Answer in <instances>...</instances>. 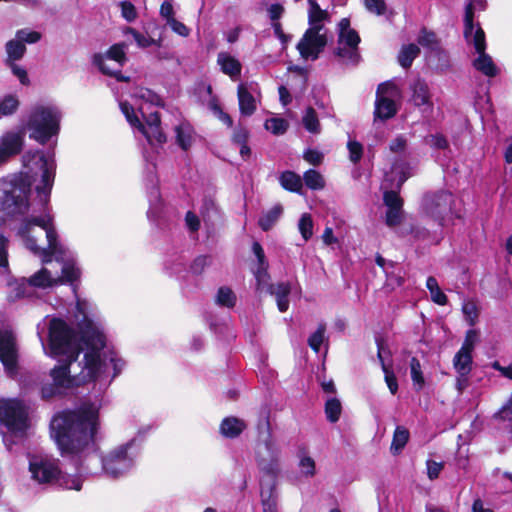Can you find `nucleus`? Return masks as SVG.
I'll use <instances>...</instances> for the list:
<instances>
[{
  "mask_svg": "<svg viewBox=\"0 0 512 512\" xmlns=\"http://www.w3.org/2000/svg\"><path fill=\"white\" fill-rule=\"evenodd\" d=\"M426 287L430 292L433 302L439 305H445L447 303V296L441 291L435 277H428L426 281Z\"/></svg>",
  "mask_w": 512,
  "mask_h": 512,
  "instance_id": "44",
  "label": "nucleus"
},
{
  "mask_svg": "<svg viewBox=\"0 0 512 512\" xmlns=\"http://www.w3.org/2000/svg\"><path fill=\"white\" fill-rule=\"evenodd\" d=\"M29 470L32 477L39 483L56 484L60 474V468L55 462L40 460L39 462H30Z\"/></svg>",
  "mask_w": 512,
  "mask_h": 512,
  "instance_id": "16",
  "label": "nucleus"
},
{
  "mask_svg": "<svg viewBox=\"0 0 512 512\" xmlns=\"http://www.w3.org/2000/svg\"><path fill=\"white\" fill-rule=\"evenodd\" d=\"M308 23L310 27L297 44V50L304 59L316 60L327 44L326 33L322 32L324 23L329 20L326 10L320 8L315 0H308Z\"/></svg>",
  "mask_w": 512,
  "mask_h": 512,
  "instance_id": "4",
  "label": "nucleus"
},
{
  "mask_svg": "<svg viewBox=\"0 0 512 512\" xmlns=\"http://www.w3.org/2000/svg\"><path fill=\"white\" fill-rule=\"evenodd\" d=\"M176 142L183 149L188 150L194 140V130L187 122H182L175 127Z\"/></svg>",
  "mask_w": 512,
  "mask_h": 512,
  "instance_id": "28",
  "label": "nucleus"
},
{
  "mask_svg": "<svg viewBox=\"0 0 512 512\" xmlns=\"http://www.w3.org/2000/svg\"><path fill=\"white\" fill-rule=\"evenodd\" d=\"M52 225L53 224L50 218L46 219L44 217H31L26 219L24 224L21 226L19 229V234L24 239L25 246L31 252H37L39 251V245L37 244L34 226H38L41 228V230L45 231Z\"/></svg>",
  "mask_w": 512,
  "mask_h": 512,
  "instance_id": "15",
  "label": "nucleus"
},
{
  "mask_svg": "<svg viewBox=\"0 0 512 512\" xmlns=\"http://www.w3.org/2000/svg\"><path fill=\"white\" fill-rule=\"evenodd\" d=\"M127 44L125 42H120L113 44L104 55V59H110L117 62L120 66H123L128 58L126 55Z\"/></svg>",
  "mask_w": 512,
  "mask_h": 512,
  "instance_id": "38",
  "label": "nucleus"
},
{
  "mask_svg": "<svg viewBox=\"0 0 512 512\" xmlns=\"http://www.w3.org/2000/svg\"><path fill=\"white\" fill-rule=\"evenodd\" d=\"M303 180L305 185L312 190H321L325 186L323 176L316 170L310 169L304 173Z\"/></svg>",
  "mask_w": 512,
  "mask_h": 512,
  "instance_id": "47",
  "label": "nucleus"
},
{
  "mask_svg": "<svg viewBox=\"0 0 512 512\" xmlns=\"http://www.w3.org/2000/svg\"><path fill=\"white\" fill-rule=\"evenodd\" d=\"M473 65L478 71L488 77H494L498 73V68L485 51L478 53V57L473 61Z\"/></svg>",
  "mask_w": 512,
  "mask_h": 512,
  "instance_id": "31",
  "label": "nucleus"
},
{
  "mask_svg": "<svg viewBox=\"0 0 512 512\" xmlns=\"http://www.w3.org/2000/svg\"><path fill=\"white\" fill-rule=\"evenodd\" d=\"M453 366L458 374L469 375L472 369V352L460 349L454 356Z\"/></svg>",
  "mask_w": 512,
  "mask_h": 512,
  "instance_id": "33",
  "label": "nucleus"
},
{
  "mask_svg": "<svg viewBox=\"0 0 512 512\" xmlns=\"http://www.w3.org/2000/svg\"><path fill=\"white\" fill-rule=\"evenodd\" d=\"M217 304L226 307H233L236 303V296L233 291L228 287H221L218 290L216 297Z\"/></svg>",
  "mask_w": 512,
  "mask_h": 512,
  "instance_id": "53",
  "label": "nucleus"
},
{
  "mask_svg": "<svg viewBox=\"0 0 512 512\" xmlns=\"http://www.w3.org/2000/svg\"><path fill=\"white\" fill-rule=\"evenodd\" d=\"M162 18L165 19V25L175 34L184 38L190 35V29L176 18V11L172 0H164L162 2Z\"/></svg>",
  "mask_w": 512,
  "mask_h": 512,
  "instance_id": "20",
  "label": "nucleus"
},
{
  "mask_svg": "<svg viewBox=\"0 0 512 512\" xmlns=\"http://www.w3.org/2000/svg\"><path fill=\"white\" fill-rule=\"evenodd\" d=\"M124 33L132 35L137 45L141 48H147L150 47L152 44L156 43V41L153 38H151L150 36H145L144 34L140 33L132 27H126Z\"/></svg>",
  "mask_w": 512,
  "mask_h": 512,
  "instance_id": "56",
  "label": "nucleus"
},
{
  "mask_svg": "<svg viewBox=\"0 0 512 512\" xmlns=\"http://www.w3.org/2000/svg\"><path fill=\"white\" fill-rule=\"evenodd\" d=\"M299 468L301 474L305 477L311 478L316 474V465L314 459L305 453L299 455Z\"/></svg>",
  "mask_w": 512,
  "mask_h": 512,
  "instance_id": "51",
  "label": "nucleus"
},
{
  "mask_svg": "<svg viewBox=\"0 0 512 512\" xmlns=\"http://www.w3.org/2000/svg\"><path fill=\"white\" fill-rule=\"evenodd\" d=\"M298 228L305 241L311 238L313 234V221L310 214L304 213L301 216Z\"/></svg>",
  "mask_w": 512,
  "mask_h": 512,
  "instance_id": "57",
  "label": "nucleus"
},
{
  "mask_svg": "<svg viewBox=\"0 0 512 512\" xmlns=\"http://www.w3.org/2000/svg\"><path fill=\"white\" fill-rule=\"evenodd\" d=\"M19 100L14 95H6L1 101H0V115L2 116H9L14 114L18 107H19Z\"/></svg>",
  "mask_w": 512,
  "mask_h": 512,
  "instance_id": "50",
  "label": "nucleus"
},
{
  "mask_svg": "<svg viewBox=\"0 0 512 512\" xmlns=\"http://www.w3.org/2000/svg\"><path fill=\"white\" fill-rule=\"evenodd\" d=\"M366 9L376 15H383L386 12V3L384 0H364Z\"/></svg>",
  "mask_w": 512,
  "mask_h": 512,
  "instance_id": "64",
  "label": "nucleus"
},
{
  "mask_svg": "<svg viewBox=\"0 0 512 512\" xmlns=\"http://www.w3.org/2000/svg\"><path fill=\"white\" fill-rule=\"evenodd\" d=\"M264 450L265 452L260 449L257 453L258 466L264 474L275 479L280 472V451L271 439L265 441Z\"/></svg>",
  "mask_w": 512,
  "mask_h": 512,
  "instance_id": "13",
  "label": "nucleus"
},
{
  "mask_svg": "<svg viewBox=\"0 0 512 512\" xmlns=\"http://www.w3.org/2000/svg\"><path fill=\"white\" fill-rule=\"evenodd\" d=\"M472 42L477 53L484 52L486 49L485 34L484 31L478 27L475 31L473 30L470 37L467 39Z\"/></svg>",
  "mask_w": 512,
  "mask_h": 512,
  "instance_id": "59",
  "label": "nucleus"
},
{
  "mask_svg": "<svg viewBox=\"0 0 512 512\" xmlns=\"http://www.w3.org/2000/svg\"><path fill=\"white\" fill-rule=\"evenodd\" d=\"M100 427V409L92 402L61 410L53 415L50 422L55 443L61 454L68 455H79L94 445Z\"/></svg>",
  "mask_w": 512,
  "mask_h": 512,
  "instance_id": "1",
  "label": "nucleus"
},
{
  "mask_svg": "<svg viewBox=\"0 0 512 512\" xmlns=\"http://www.w3.org/2000/svg\"><path fill=\"white\" fill-rule=\"evenodd\" d=\"M119 107L127 122L131 127L136 128L147 140L151 151H146V166L145 175L146 180L152 186H157L159 183L158 177V160L160 147V115L158 110L148 112L145 106H140L139 111L142 115L144 123L137 116L133 105L128 101H121Z\"/></svg>",
  "mask_w": 512,
  "mask_h": 512,
  "instance_id": "2",
  "label": "nucleus"
},
{
  "mask_svg": "<svg viewBox=\"0 0 512 512\" xmlns=\"http://www.w3.org/2000/svg\"><path fill=\"white\" fill-rule=\"evenodd\" d=\"M462 312L470 326H474L478 320L479 307L474 300H466L462 305Z\"/></svg>",
  "mask_w": 512,
  "mask_h": 512,
  "instance_id": "49",
  "label": "nucleus"
},
{
  "mask_svg": "<svg viewBox=\"0 0 512 512\" xmlns=\"http://www.w3.org/2000/svg\"><path fill=\"white\" fill-rule=\"evenodd\" d=\"M0 361L8 372H15L18 365L16 340L12 332L0 340Z\"/></svg>",
  "mask_w": 512,
  "mask_h": 512,
  "instance_id": "17",
  "label": "nucleus"
},
{
  "mask_svg": "<svg viewBox=\"0 0 512 512\" xmlns=\"http://www.w3.org/2000/svg\"><path fill=\"white\" fill-rule=\"evenodd\" d=\"M48 345L52 356L79 357L82 348L78 343L77 331L62 318L50 320L48 328Z\"/></svg>",
  "mask_w": 512,
  "mask_h": 512,
  "instance_id": "6",
  "label": "nucleus"
},
{
  "mask_svg": "<svg viewBox=\"0 0 512 512\" xmlns=\"http://www.w3.org/2000/svg\"><path fill=\"white\" fill-rule=\"evenodd\" d=\"M246 428L243 420L236 417H227L222 420L220 425V432L226 438H236Z\"/></svg>",
  "mask_w": 512,
  "mask_h": 512,
  "instance_id": "27",
  "label": "nucleus"
},
{
  "mask_svg": "<svg viewBox=\"0 0 512 512\" xmlns=\"http://www.w3.org/2000/svg\"><path fill=\"white\" fill-rule=\"evenodd\" d=\"M274 485L268 491H261L263 512H277V501L273 495Z\"/></svg>",
  "mask_w": 512,
  "mask_h": 512,
  "instance_id": "54",
  "label": "nucleus"
},
{
  "mask_svg": "<svg viewBox=\"0 0 512 512\" xmlns=\"http://www.w3.org/2000/svg\"><path fill=\"white\" fill-rule=\"evenodd\" d=\"M378 358L380 360L382 370L385 374V382L387 383V386H388L390 392L392 394H396V392L398 390V383H397L396 376L393 373V371L388 366H386V364L384 363V360L381 355V346L379 344H378Z\"/></svg>",
  "mask_w": 512,
  "mask_h": 512,
  "instance_id": "48",
  "label": "nucleus"
},
{
  "mask_svg": "<svg viewBox=\"0 0 512 512\" xmlns=\"http://www.w3.org/2000/svg\"><path fill=\"white\" fill-rule=\"evenodd\" d=\"M135 95L144 101L142 106H145L148 112L159 110L160 95L149 88L140 87ZM160 113V111H158Z\"/></svg>",
  "mask_w": 512,
  "mask_h": 512,
  "instance_id": "34",
  "label": "nucleus"
},
{
  "mask_svg": "<svg viewBox=\"0 0 512 512\" xmlns=\"http://www.w3.org/2000/svg\"><path fill=\"white\" fill-rule=\"evenodd\" d=\"M237 96L240 113L243 116H251L257 109V103L247 84L240 83L238 85Z\"/></svg>",
  "mask_w": 512,
  "mask_h": 512,
  "instance_id": "22",
  "label": "nucleus"
},
{
  "mask_svg": "<svg viewBox=\"0 0 512 512\" xmlns=\"http://www.w3.org/2000/svg\"><path fill=\"white\" fill-rule=\"evenodd\" d=\"M92 63L99 71L107 76L115 78L118 82H130V77L122 74L120 70H111L104 62V55L102 53H95L92 57Z\"/></svg>",
  "mask_w": 512,
  "mask_h": 512,
  "instance_id": "32",
  "label": "nucleus"
},
{
  "mask_svg": "<svg viewBox=\"0 0 512 512\" xmlns=\"http://www.w3.org/2000/svg\"><path fill=\"white\" fill-rule=\"evenodd\" d=\"M349 150V159L354 164L358 163L363 154V146L361 143L350 140L347 144Z\"/></svg>",
  "mask_w": 512,
  "mask_h": 512,
  "instance_id": "62",
  "label": "nucleus"
},
{
  "mask_svg": "<svg viewBox=\"0 0 512 512\" xmlns=\"http://www.w3.org/2000/svg\"><path fill=\"white\" fill-rule=\"evenodd\" d=\"M61 276L55 278L56 285L65 283H74L80 278V270L72 263H65L61 270Z\"/></svg>",
  "mask_w": 512,
  "mask_h": 512,
  "instance_id": "40",
  "label": "nucleus"
},
{
  "mask_svg": "<svg viewBox=\"0 0 512 512\" xmlns=\"http://www.w3.org/2000/svg\"><path fill=\"white\" fill-rule=\"evenodd\" d=\"M61 114L56 107L36 105L27 121L29 138L45 145L60 131Z\"/></svg>",
  "mask_w": 512,
  "mask_h": 512,
  "instance_id": "5",
  "label": "nucleus"
},
{
  "mask_svg": "<svg viewBox=\"0 0 512 512\" xmlns=\"http://www.w3.org/2000/svg\"><path fill=\"white\" fill-rule=\"evenodd\" d=\"M39 161L41 169V181L40 184L36 186L35 190L41 197V200L44 202V204H47L50 200V195L55 180L56 165L54 161L48 160L44 154L39 157Z\"/></svg>",
  "mask_w": 512,
  "mask_h": 512,
  "instance_id": "14",
  "label": "nucleus"
},
{
  "mask_svg": "<svg viewBox=\"0 0 512 512\" xmlns=\"http://www.w3.org/2000/svg\"><path fill=\"white\" fill-rule=\"evenodd\" d=\"M339 27V35H338V44L349 46V47H358L360 42V37L358 33L350 27V21L347 18L341 19L338 24Z\"/></svg>",
  "mask_w": 512,
  "mask_h": 512,
  "instance_id": "25",
  "label": "nucleus"
},
{
  "mask_svg": "<svg viewBox=\"0 0 512 512\" xmlns=\"http://www.w3.org/2000/svg\"><path fill=\"white\" fill-rule=\"evenodd\" d=\"M412 91L411 101L417 107H424V111L432 109L431 94L427 83L422 79H416L410 86Z\"/></svg>",
  "mask_w": 512,
  "mask_h": 512,
  "instance_id": "21",
  "label": "nucleus"
},
{
  "mask_svg": "<svg viewBox=\"0 0 512 512\" xmlns=\"http://www.w3.org/2000/svg\"><path fill=\"white\" fill-rule=\"evenodd\" d=\"M268 266H269L268 264L262 265V266H257V268L254 270V276L257 281L258 289L268 288V286L270 285L268 283L269 278H270V276L268 274Z\"/></svg>",
  "mask_w": 512,
  "mask_h": 512,
  "instance_id": "60",
  "label": "nucleus"
},
{
  "mask_svg": "<svg viewBox=\"0 0 512 512\" xmlns=\"http://www.w3.org/2000/svg\"><path fill=\"white\" fill-rule=\"evenodd\" d=\"M302 122L306 130H308L310 133H320L321 126L317 117V113L312 107H308L306 109L302 118Z\"/></svg>",
  "mask_w": 512,
  "mask_h": 512,
  "instance_id": "45",
  "label": "nucleus"
},
{
  "mask_svg": "<svg viewBox=\"0 0 512 512\" xmlns=\"http://www.w3.org/2000/svg\"><path fill=\"white\" fill-rule=\"evenodd\" d=\"M325 331H326V325L324 323H320L318 325L317 330L308 338V345L316 353L319 352L320 347L324 341Z\"/></svg>",
  "mask_w": 512,
  "mask_h": 512,
  "instance_id": "55",
  "label": "nucleus"
},
{
  "mask_svg": "<svg viewBox=\"0 0 512 512\" xmlns=\"http://www.w3.org/2000/svg\"><path fill=\"white\" fill-rule=\"evenodd\" d=\"M16 39L22 41L24 45L26 43L33 44L41 39V33L37 31H29L27 29H20L16 32Z\"/></svg>",
  "mask_w": 512,
  "mask_h": 512,
  "instance_id": "61",
  "label": "nucleus"
},
{
  "mask_svg": "<svg viewBox=\"0 0 512 512\" xmlns=\"http://www.w3.org/2000/svg\"><path fill=\"white\" fill-rule=\"evenodd\" d=\"M397 93V87L391 82L382 83L378 86L374 110L375 120H387L395 116L397 107L394 97Z\"/></svg>",
  "mask_w": 512,
  "mask_h": 512,
  "instance_id": "10",
  "label": "nucleus"
},
{
  "mask_svg": "<svg viewBox=\"0 0 512 512\" xmlns=\"http://www.w3.org/2000/svg\"><path fill=\"white\" fill-rule=\"evenodd\" d=\"M217 63L221 67V71L228 75L232 80H236L240 77L242 65L229 53L220 52L217 56Z\"/></svg>",
  "mask_w": 512,
  "mask_h": 512,
  "instance_id": "23",
  "label": "nucleus"
},
{
  "mask_svg": "<svg viewBox=\"0 0 512 512\" xmlns=\"http://www.w3.org/2000/svg\"><path fill=\"white\" fill-rule=\"evenodd\" d=\"M410 373L415 390H422L425 385V380L420 361L416 357H412L410 360Z\"/></svg>",
  "mask_w": 512,
  "mask_h": 512,
  "instance_id": "43",
  "label": "nucleus"
},
{
  "mask_svg": "<svg viewBox=\"0 0 512 512\" xmlns=\"http://www.w3.org/2000/svg\"><path fill=\"white\" fill-rule=\"evenodd\" d=\"M44 232L48 243L47 247L42 248L39 246V251L33 253L41 256L42 261L47 263L51 261L52 256L57 252L58 235L53 225L50 228H47Z\"/></svg>",
  "mask_w": 512,
  "mask_h": 512,
  "instance_id": "26",
  "label": "nucleus"
},
{
  "mask_svg": "<svg viewBox=\"0 0 512 512\" xmlns=\"http://www.w3.org/2000/svg\"><path fill=\"white\" fill-rule=\"evenodd\" d=\"M76 309L82 314V319L78 321L77 328L82 342L86 345L88 351L84 354L83 371L80 376L81 385L89 382H95L100 374L102 360L100 352L106 346L105 335L97 328L93 320L85 313L84 308L78 302Z\"/></svg>",
  "mask_w": 512,
  "mask_h": 512,
  "instance_id": "3",
  "label": "nucleus"
},
{
  "mask_svg": "<svg viewBox=\"0 0 512 512\" xmlns=\"http://www.w3.org/2000/svg\"><path fill=\"white\" fill-rule=\"evenodd\" d=\"M417 41L424 48L430 50H436L438 48V40L436 34L432 31H428L426 28H423L420 31Z\"/></svg>",
  "mask_w": 512,
  "mask_h": 512,
  "instance_id": "52",
  "label": "nucleus"
},
{
  "mask_svg": "<svg viewBox=\"0 0 512 512\" xmlns=\"http://www.w3.org/2000/svg\"><path fill=\"white\" fill-rule=\"evenodd\" d=\"M265 128L273 134L280 135L286 132L288 124L284 119L271 118L265 122Z\"/></svg>",
  "mask_w": 512,
  "mask_h": 512,
  "instance_id": "58",
  "label": "nucleus"
},
{
  "mask_svg": "<svg viewBox=\"0 0 512 512\" xmlns=\"http://www.w3.org/2000/svg\"><path fill=\"white\" fill-rule=\"evenodd\" d=\"M77 361V354L72 358H65L59 365L54 366L50 370L52 383L42 384L40 389L41 398L50 400L56 396H62L67 390L82 386L80 376H72L70 374L71 365Z\"/></svg>",
  "mask_w": 512,
  "mask_h": 512,
  "instance_id": "7",
  "label": "nucleus"
},
{
  "mask_svg": "<svg viewBox=\"0 0 512 512\" xmlns=\"http://www.w3.org/2000/svg\"><path fill=\"white\" fill-rule=\"evenodd\" d=\"M27 282L30 286L41 289L57 286L55 278L51 276V273L47 268H41L30 276Z\"/></svg>",
  "mask_w": 512,
  "mask_h": 512,
  "instance_id": "30",
  "label": "nucleus"
},
{
  "mask_svg": "<svg viewBox=\"0 0 512 512\" xmlns=\"http://www.w3.org/2000/svg\"><path fill=\"white\" fill-rule=\"evenodd\" d=\"M24 145L23 135L19 132H7L0 139V157L6 162L10 157L21 153Z\"/></svg>",
  "mask_w": 512,
  "mask_h": 512,
  "instance_id": "18",
  "label": "nucleus"
},
{
  "mask_svg": "<svg viewBox=\"0 0 512 512\" xmlns=\"http://www.w3.org/2000/svg\"><path fill=\"white\" fill-rule=\"evenodd\" d=\"M335 55L339 58L340 62L345 65L356 66L361 60L358 47H345L344 45L338 44L335 49Z\"/></svg>",
  "mask_w": 512,
  "mask_h": 512,
  "instance_id": "29",
  "label": "nucleus"
},
{
  "mask_svg": "<svg viewBox=\"0 0 512 512\" xmlns=\"http://www.w3.org/2000/svg\"><path fill=\"white\" fill-rule=\"evenodd\" d=\"M0 422L11 432L27 429V413L21 403L13 399L0 400Z\"/></svg>",
  "mask_w": 512,
  "mask_h": 512,
  "instance_id": "8",
  "label": "nucleus"
},
{
  "mask_svg": "<svg viewBox=\"0 0 512 512\" xmlns=\"http://www.w3.org/2000/svg\"><path fill=\"white\" fill-rule=\"evenodd\" d=\"M267 291L273 295L277 302L280 312H285L289 308L288 296L291 292V284L289 282H280L268 286Z\"/></svg>",
  "mask_w": 512,
  "mask_h": 512,
  "instance_id": "24",
  "label": "nucleus"
},
{
  "mask_svg": "<svg viewBox=\"0 0 512 512\" xmlns=\"http://www.w3.org/2000/svg\"><path fill=\"white\" fill-rule=\"evenodd\" d=\"M7 59L5 64L14 63L23 58L26 52V46L18 39L9 40L5 45Z\"/></svg>",
  "mask_w": 512,
  "mask_h": 512,
  "instance_id": "35",
  "label": "nucleus"
},
{
  "mask_svg": "<svg viewBox=\"0 0 512 512\" xmlns=\"http://www.w3.org/2000/svg\"><path fill=\"white\" fill-rule=\"evenodd\" d=\"M281 186L291 192L300 193L303 187L302 178L293 171H285L280 177Z\"/></svg>",
  "mask_w": 512,
  "mask_h": 512,
  "instance_id": "36",
  "label": "nucleus"
},
{
  "mask_svg": "<svg viewBox=\"0 0 512 512\" xmlns=\"http://www.w3.org/2000/svg\"><path fill=\"white\" fill-rule=\"evenodd\" d=\"M425 211L442 224L446 215L452 211L453 195L448 191L426 194L423 200Z\"/></svg>",
  "mask_w": 512,
  "mask_h": 512,
  "instance_id": "12",
  "label": "nucleus"
},
{
  "mask_svg": "<svg viewBox=\"0 0 512 512\" xmlns=\"http://www.w3.org/2000/svg\"><path fill=\"white\" fill-rule=\"evenodd\" d=\"M56 484L64 489H73L76 491H80L82 488V478L80 475L77 474L69 475L64 474L60 471Z\"/></svg>",
  "mask_w": 512,
  "mask_h": 512,
  "instance_id": "41",
  "label": "nucleus"
},
{
  "mask_svg": "<svg viewBox=\"0 0 512 512\" xmlns=\"http://www.w3.org/2000/svg\"><path fill=\"white\" fill-rule=\"evenodd\" d=\"M128 448L129 445H122L102 459L103 470L106 474L117 478L132 467L133 460L128 456Z\"/></svg>",
  "mask_w": 512,
  "mask_h": 512,
  "instance_id": "11",
  "label": "nucleus"
},
{
  "mask_svg": "<svg viewBox=\"0 0 512 512\" xmlns=\"http://www.w3.org/2000/svg\"><path fill=\"white\" fill-rule=\"evenodd\" d=\"M120 7L121 15L126 21L132 22L137 18L136 8L130 1L120 2Z\"/></svg>",
  "mask_w": 512,
  "mask_h": 512,
  "instance_id": "63",
  "label": "nucleus"
},
{
  "mask_svg": "<svg viewBox=\"0 0 512 512\" xmlns=\"http://www.w3.org/2000/svg\"><path fill=\"white\" fill-rule=\"evenodd\" d=\"M419 53L420 48L416 44L404 45L398 54V62L403 68L407 69Z\"/></svg>",
  "mask_w": 512,
  "mask_h": 512,
  "instance_id": "37",
  "label": "nucleus"
},
{
  "mask_svg": "<svg viewBox=\"0 0 512 512\" xmlns=\"http://www.w3.org/2000/svg\"><path fill=\"white\" fill-rule=\"evenodd\" d=\"M408 439H409V431L402 426H397L394 431V435H393L391 451L394 454L401 451L404 448V446L406 445Z\"/></svg>",
  "mask_w": 512,
  "mask_h": 512,
  "instance_id": "46",
  "label": "nucleus"
},
{
  "mask_svg": "<svg viewBox=\"0 0 512 512\" xmlns=\"http://www.w3.org/2000/svg\"><path fill=\"white\" fill-rule=\"evenodd\" d=\"M383 199L387 206L386 224L391 227L400 224L402 220V199L395 191H386Z\"/></svg>",
  "mask_w": 512,
  "mask_h": 512,
  "instance_id": "19",
  "label": "nucleus"
},
{
  "mask_svg": "<svg viewBox=\"0 0 512 512\" xmlns=\"http://www.w3.org/2000/svg\"><path fill=\"white\" fill-rule=\"evenodd\" d=\"M29 185H14L11 189L5 190L0 198V209L7 216L22 214L28 207Z\"/></svg>",
  "mask_w": 512,
  "mask_h": 512,
  "instance_id": "9",
  "label": "nucleus"
},
{
  "mask_svg": "<svg viewBox=\"0 0 512 512\" xmlns=\"http://www.w3.org/2000/svg\"><path fill=\"white\" fill-rule=\"evenodd\" d=\"M325 415L329 422L335 423L342 413V404L336 397L329 398L325 403Z\"/></svg>",
  "mask_w": 512,
  "mask_h": 512,
  "instance_id": "42",
  "label": "nucleus"
},
{
  "mask_svg": "<svg viewBox=\"0 0 512 512\" xmlns=\"http://www.w3.org/2000/svg\"><path fill=\"white\" fill-rule=\"evenodd\" d=\"M283 213V207L281 205H275L270 210H268L263 216L259 219V226L264 230L268 231L280 218Z\"/></svg>",
  "mask_w": 512,
  "mask_h": 512,
  "instance_id": "39",
  "label": "nucleus"
}]
</instances>
